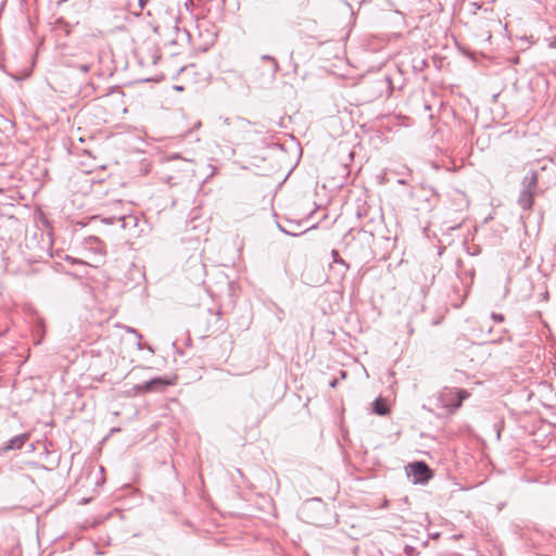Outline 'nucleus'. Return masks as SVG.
Wrapping results in <instances>:
<instances>
[{"label": "nucleus", "mask_w": 556, "mask_h": 556, "mask_svg": "<svg viewBox=\"0 0 556 556\" xmlns=\"http://www.w3.org/2000/svg\"><path fill=\"white\" fill-rule=\"evenodd\" d=\"M539 173L530 169L521 180V190L517 200L518 205L523 210H531L534 204V195L538 191Z\"/></svg>", "instance_id": "f257e3e1"}, {"label": "nucleus", "mask_w": 556, "mask_h": 556, "mask_svg": "<svg viewBox=\"0 0 556 556\" xmlns=\"http://www.w3.org/2000/svg\"><path fill=\"white\" fill-rule=\"evenodd\" d=\"M405 472L413 484L426 485L434 477V471L425 460L408 463Z\"/></svg>", "instance_id": "f03ea898"}, {"label": "nucleus", "mask_w": 556, "mask_h": 556, "mask_svg": "<svg viewBox=\"0 0 556 556\" xmlns=\"http://www.w3.org/2000/svg\"><path fill=\"white\" fill-rule=\"evenodd\" d=\"M469 396V392L459 388H444L439 394V401L448 413H455Z\"/></svg>", "instance_id": "7ed1b4c3"}, {"label": "nucleus", "mask_w": 556, "mask_h": 556, "mask_svg": "<svg viewBox=\"0 0 556 556\" xmlns=\"http://www.w3.org/2000/svg\"><path fill=\"white\" fill-rule=\"evenodd\" d=\"M175 383L174 379L168 376H156L141 383L144 393L162 392L167 387Z\"/></svg>", "instance_id": "20e7f679"}, {"label": "nucleus", "mask_w": 556, "mask_h": 556, "mask_svg": "<svg viewBox=\"0 0 556 556\" xmlns=\"http://www.w3.org/2000/svg\"><path fill=\"white\" fill-rule=\"evenodd\" d=\"M306 219H301V220H291V219H286L288 226L285 227L283 225H281L280 223H277V227L278 229L288 235V236H291V237H299L303 233H305L306 231L311 230V229H316L318 224H314L307 228H304L302 229V225L305 223Z\"/></svg>", "instance_id": "39448f33"}, {"label": "nucleus", "mask_w": 556, "mask_h": 556, "mask_svg": "<svg viewBox=\"0 0 556 556\" xmlns=\"http://www.w3.org/2000/svg\"><path fill=\"white\" fill-rule=\"evenodd\" d=\"M31 333L34 337V342L36 345L41 344L46 337V320L42 316H40L38 313H35L31 316Z\"/></svg>", "instance_id": "423d86ee"}, {"label": "nucleus", "mask_w": 556, "mask_h": 556, "mask_svg": "<svg viewBox=\"0 0 556 556\" xmlns=\"http://www.w3.org/2000/svg\"><path fill=\"white\" fill-rule=\"evenodd\" d=\"M28 439H29V434L26 432L14 435L10 440L2 443V445L0 447V452L8 453L10 451H20L24 447V445L26 444Z\"/></svg>", "instance_id": "0eeeda50"}, {"label": "nucleus", "mask_w": 556, "mask_h": 556, "mask_svg": "<svg viewBox=\"0 0 556 556\" xmlns=\"http://www.w3.org/2000/svg\"><path fill=\"white\" fill-rule=\"evenodd\" d=\"M117 225L121 229L128 230L131 235H135V229L138 226V217L135 215L118 216Z\"/></svg>", "instance_id": "6e6552de"}, {"label": "nucleus", "mask_w": 556, "mask_h": 556, "mask_svg": "<svg viewBox=\"0 0 556 556\" xmlns=\"http://www.w3.org/2000/svg\"><path fill=\"white\" fill-rule=\"evenodd\" d=\"M371 413L381 417L389 415L390 408L382 396H378L371 403Z\"/></svg>", "instance_id": "1a4fd4ad"}, {"label": "nucleus", "mask_w": 556, "mask_h": 556, "mask_svg": "<svg viewBox=\"0 0 556 556\" xmlns=\"http://www.w3.org/2000/svg\"><path fill=\"white\" fill-rule=\"evenodd\" d=\"M331 257H332V263L334 264H338L340 266H342V270L340 271V275L341 277H344V275L346 274V271L350 269V264L345 262V260H343L340 254H339V251L333 249L331 251Z\"/></svg>", "instance_id": "9d476101"}, {"label": "nucleus", "mask_w": 556, "mask_h": 556, "mask_svg": "<svg viewBox=\"0 0 556 556\" xmlns=\"http://www.w3.org/2000/svg\"><path fill=\"white\" fill-rule=\"evenodd\" d=\"M127 393H128V396H137V395H141V394H146L143 391V387H141V383L132 386V388L129 391H127Z\"/></svg>", "instance_id": "9b49d317"}, {"label": "nucleus", "mask_w": 556, "mask_h": 556, "mask_svg": "<svg viewBox=\"0 0 556 556\" xmlns=\"http://www.w3.org/2000/svg\"><path fill=\"white\" fill-rule=\"evenodd\" d=\"M176 161H180L181 163H184L186 166H190V162L187 161L186 159H182L178 153H174L172 154L169 157H168V162H176Z\"/></svg>", "instance_id": "f8f14e48"}, {"label": "nucleus", "mask_w": 556, "mask_h": 556, "mask_svg": "<svg viewBox=\"0 0 556 556\" xmlns=\"http://www.w3.org/2000/svg\"><path fill=\"white\" fill-rule=\"evenodd\" d=\"M404 553L406 556H417L419 554L417 548L412 545H405Z\"/></svg>", "instance_id": "ddd939ff"}, {"label": "nucleus", "mask_w": 556, "mask_h": 556, "mask_svg": "<svg viewBox=\"0 0 556 556\" xmlns=\"http://www.w3.org/2000/svg\"><path fill=\"white\" fill-rule=\"evenodd\" d=\"M117 218L118 216L103 217L100 219V222L105 225H115L117 224Z\"/></svg>", "instance_id": "4468645a"}, {"label": "nucleus", "mask_w": 556, "mask_h": 556, "mask_svg": "<svg viewBox=\"0 0 556 556\" xmlns=\"http://www.w3.org/2000/svg\"><path fill=\"white\" fill-rule=\"evenodd\" d=\"M491 318L496 324H501L505 320V316L502 313H495V312H493L491 314Z\"/></svg>", "instance_id": "2eb2a0df"}, {"label": "nucleus", "mask_w": 556, "mask_h": 556, "mask_svg": "<svg viewBox=\"0 0 556 556\" xmlns=\"http://www.w3.org/2000/svg\"><path fill=\"white\" fill-rule=\"evenodd\" d=\"M71 67L77 68L84 74H87L90 71V64H78V65H70Z\"/></svg>", "instance_id": "dca6fc26"}, {"label": "nucleus", "mask_w": 556, "mask_h": 556, "mask_svg": "<svg viewBox=\"0 0 556 556\" xmlns=\"http://www.w3.org/2000/svg\"><path fill=\"white\" fill-rule=\"evenodd\" d=\"M136 345H137V349H138V350L148 349L150 352H152V353L154 352V351H153V349H152V346H151L150 344H147V343H144V344H143V343L141 342V340H138V342H137V344H136Z\"/></svg>", "instance_id": "f3484780"}, {"label": "nucleus", "mask_w": 556, "mask_h": 556, "mask_svg": "<svg viewBox=\"0 0 556 556\" xmlns=\"http://www.w3.org/2000/svg\"><path fill=\"white\" fill-rule=\"evenodd\" d=\"M351 235V231H349L348 233L344 235L343 237V241L346 242V249H352L353 247V241H355L354 238L351 239V241H348L349 240V237Z\"/></svg>", "instance_id": "a211bd4d"}, {"label": "nucleus", "mask_w": 556, "mask_h": 556, "mask_svg": "<svg viewBox=\"0 0 556 556\" xmlns=\"http://www.w3.org/2000/svg\"><path fill=\"white\" fill-rule=\"evenodd\" d=\"M467 252L470 255H478L481 252V249L478 245H473L472 248H467Z\"/></svg>", "instance_id": "6ab92c4d"}, {"label": "nucleus", "mask_w": 556, "mask_h": 556, "mask_svg": "<svg viewBox=\"0 0 556 556\" xmlns=\"http://www.w3.org/2000/svg\"><path fill=\"white\" fill-rule=\"evenodd\" d=\"M65 260H66L67 262H70V263H72V264H76V263H77V264H85V262H83V261H80V260H78V258H75V257H73V256H70V255H66V256H65Z\"/></svg>", "instance_id": "aec40b11"}, {"label": "nucleus", "mask_w": 556, "mask_h": 556, "mask_svg": "<svg viewBox=\"0 0 556 556\" xmlns=\"http://www.w3.org/2000/svg\"><path fill=\"white\" fill-rule=\"evenodd\" d=\"M125 330L127 333H137V329L130 326H125Z\"/></svg>", "instance_id": "412c9836"}, {"label": "nucleus", "mask_w": 556, "mask_h": 556, "mask_svg": "<svg viewBox=\"0 0 556 556\" xmlns=\"http://www.w3.org/2000/svg\"><path fill=\"white\" fill-rule=\"evenodd\" d=\"M262 60H264V61H269V62H275V58H274V56H271V55H268V54H264V55L262 56Z\"/></svg>", "instance_id": "4be33fe9"}, {"label": "nucleus", "mask_w": 556, "mask_h": 556, "mask_svg": "<svg viewBox=\"0 0 556 556\" xmlns=\"http://www.w3.org/2000/svg\"><path fill=\"white\" fill-rule=\"evenodd\" d=\"M271 63H273V66H274L273 72L274 73L278 72L279 71V64H278L277 60L275 59V62H271Z\"/></svg>", "instance_id": "5701e85b"}, {"label": "nucleus", "mask_w": 556, "mask_h": 556, "mask_svg": "<svg viewBox=\"0 0 556 556\" xmlns=\"http://www.w3.org/2000/svg\"><path fill=\"white\" fill-rule=\"evenodd\" d=\"M173 88H174V90H176V91H182V90L185 89V87H184V86H181V85H175Z\"/></svg>", "instance_id": "b1692460"}, {"label": "nucleus", "mask_w": 556, "mask_h": 556, "mask_svg": "<svg viewBox=\"0 0 556 556\" xmlns=\"http://www.w3.org/2000/svg\"><path fill=\"white\" fill-rule=\"evenodd\" d=\"M139 7L143 9L146 7L147 1L146 0H138Z\"/></svg>", "instance_id": "393cba45"}, {"label": "nucleus", "mask_w": 556, "mask_h": 556, "mask_svg": "<svg viewBox=\"0 0 556 556\" xmlns=\"http://www.w3.org/2000/svg\"><path fill=\"white\" fill-rule=\"evenodd\" d=\"M185 5L187 10H189L193 5V2L191 0H188Z\"/></svg>", "instance_id": "a878e982"}, {"label": "nucleus", "mask_w": 556, "mask_h": 556, "mask_svg": "<svg viewBox=\"0 0 556 556\" xmlns=\"http://www.w3.org/2000/svg\"><path fill=\"white\" fill-rule=\"evenodd\" d=\"M135 337L138 339V340H142V334L137 330V333H134Z\"/></svg>", "instance_id": "bb28decb"}, {"label": "nucleus", "mask_w": 556, "mask_h": 556, "mask_svg": "<svg viewBox=\"0 0 556 556\" xmlns=\"http://www.w3.org/2000/svg\"><path fill=\"white\" fill-rule=\"evenodd\" d=\"M337 383H338L337 380H332V381H330L329 386L334 388L337 386Z\"/></svg>", "instance_id": "cd10ccee"}, {"label": "nucleus", "mask_w": 556, "mask_h": 556, "mask_svg": "<svg viewBox=\"0 0 556 556\" xmlns=\"http://www.w3.org/2000/svg\"><path fill=\"white\" fill-rule=\"evenodd\" d=\"M172 180H174V177H172V176H169V177L166 179V181H167L168 184H172ZM175 184H176V182H173V185H175Z\"/></svg>", "instance_id": "c85d7f7f"}, {"label": "nucleus", "mask_w": 556, "mask_h": 556, "mask_svg": "<svg viewBox=\"0 0 556 556\" xmlns=\"http://www.w3.org/2000/svg\"><path fill=\"white\" fill-rule=\"evenodd\" d=\"M184 31H185V35L187 36V38L190 39L191 38L190 33L187 29H185Z\"/></svg>", "instance_id": "c756f323"}, {"label": "nucleus", "mask_w": 556, "mask_h": 556, "mask_svg": "<svg viewBox=\"0 0 556 556\" xmlns=\"http://www.w3.org/2000/svg\"><path fill=\"white\" fill-rule=\"evenodd\" d=\"M174 29H175L176 33H178L180 30L177 25L174 27Z\"/></svg>", "instance_id": "7c9ffc66"}, {"label": "nucleus", "mask_w": 556, "mask_h": 556, "mask_svg": "<svg viewBox=\"0 0 556 556\" xmlns=\"http://www.w3.org/2000/svg\"><path fill=\"white\" fill-rule=\"evenodd\" d=\"M169 43H170V45H175V43H176V40H175V39H173V40H170V42H169Z\"/></svg>", "instance_id": "2f4dec72"}, {"label": "nucleus", "mask_w": 556, "mask_h": 556, "mask_svg": "<svg viewBox=\"0 0 556 556\" xmlns=\"http://www.w3.org/2000/svg\"><path fill=\"white\" fill-rule=\"evenodd\" d=\"M314 214V211H311V214L306 217V219H308L311 217V215Z\"/></svg>", "instance_id": "473e14b6"}]
</instances>
